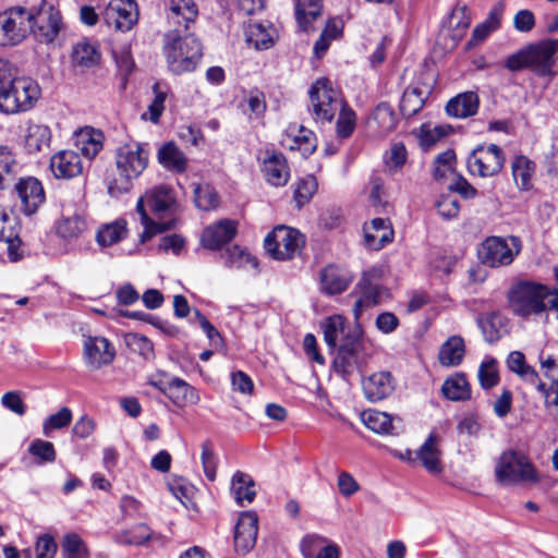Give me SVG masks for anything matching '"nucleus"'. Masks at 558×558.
<instances>
[{
  "label": "nucleus",
  "mask_w": 558,
  "mask_h": 558,
  "mask_svg": "<svg viewBox=\"0 0 558 558\" xmlns=\"http://www.w3.org/2000/svg\"><path fill=\"white\" fill-rule=\"evenodd\" d=\"M136 211L144 227L141 234L142 242L166 230L173 229L179 211V203L174 191L165 184L147 190L138 198Z\"/></svg>",
  "instance_id": "obj_1"
},
{
  "label": "nucleus",
  "mask_w": 558,
  "mask_h": 558,
  "mask_svg": "<svg viewBox=\"0 0 558 558\" xmlns=\"http://www.w3.org/2000/svg\"><path fill=\"white\" fill-rule=\"evenodd\" d=\"M510 311L519 317L539 315L543 312L558 313V290L532 281H519L507 293Z\"/></svg>",
  "instance_id": "obj_2"
},
{
  "label": "nucleus",
  "mask_w": 558,
  "mask_h": 558,
  "mask_svg": "<svg viewBox=\"0 0 558 558\" xmlns=\"http://www.w3.org/2000/svg\"><path fill=\"white\" fill-rule=\"evenodd\" d=\"M117 177L109 183V193L128 192L133 180L137 179L147 168L149 151L147 145L129 142L116 150Z\"/></svg>",
  "instance_id": "obj_3"
},
{
  "label": "nucleus",
  "mask_w": 558,
  "mask_h": 558,
  "mask_svg": "<svg viewBox=\"0 0 558 558\" xmlns=\"http://www.w3.org/2000/svg\"><path fill=\"white\" fill-rule=\"evenodd\" d=\"M163 50L168 66L174 74L195 70L203 56L202 45L193 33H167Z\"/></svg>",
  "instance_id": "obj_4"
},
{
  "label": "nucleus",
  "mask_w": 558,
  "mask_h": 558,
  "mask_svg": "<svg viewBox=\"0 0 558 558\" xmlns=\"http://www.w3.org/2000/svg\"><path fill=\"white\" fill-rule=\"evenodd\" d=\"M495 475L499 484L515 486L534 484L538 481V474L530 459L517 450L504 451L495 465Z\"/></svg>",
  "instance_id": "obj_5"
},
{
  "label": "nucleus",
  "mask_w": 558,
  "mask_h": 558,
  "mask_svg": "<svg viewBox=\"0 0 558 558\" xmlns=\"http://www.w3.org/2000/svg\"><path fill=\"white\" fill-rule=\"evenodd\" d=\"M38 83L28 77L19 75V71L0 97V111L7 114H14L31 110L40 98Z\"/></svg>",
  "instance_id": "obj_6"
},
{
  "label": "nucleus",
  "mask_w": 558,
  "mask_h": 558,
  "mask_svg": "<svg viewBox=\"0 0 558 558\" xmlns=\"http://www.w3.org/2000/svg\"><path fill=\"white\" fill-rule=\"evenodd\" d=\"M310 111L316 122H331L347 104L341 92L326 78H318L308 90Z\"/></svg>",
  "instance_id": "obj_7"
},
{
  "label": "nucleus",
  "mask_w": 558,
  "mask_h": 558,
  "mask_svg": "<svg viewBox=\"0 0 558 558\" xmlns=\"http://www.w3.org/2000/svg\"><path fill=\"white\" fill-rule=\"evenodd\" d=\"M522 251L519 236H488L478 248L482 264L492 268L509 266Z\"/></svg>",
  "instance_id": "obj_8"
},
{
  "label": "nucleus",
  "mask_w": 558,
  "mask_h": 558,
  "mask_svg": "<svg viewBox=\"0 0 558 558\" xmlns=\"http://www.w3.org/2000/svg\"><path fill=\"white\" fill-rule=\"evenodd\" d=\"M369 357L363 335L338 347L332 367L337 374L348 380L351 375L361 372Z\"/></svg>",
  "instance_id": "obj_9"
},
{
  "label": "nucleus",
  "mask_w": 558,
  "mask_h": 558,
  "mask_svg": "<svg viewBox=\"0 0 558 558\" xmlns=\"http://www.w3.org/2000/svg\"><path fill=\"white\" fill-rule=\"evenodd\" d=\"M32 11L12 8L0 14V45L14 46L22 43L31 32Z\"/></svg>",
  "instance_id": "obj_10"
},
{
  "label": "nucleus",
  "mask_w": 558,
  "mask_h": 558,
  "mask_svg": "<svg viewBox=\"0 0 558 558\" xmlns=\"http://www.w3.org/2000/svg\"><path fill=\"white\" fill-rule=\"evenodd\" d=\"M504 163V151L496 144L477 146L472 150L466 160L469 172L482 178L498 174Z\"/></svg>",
  "instance_id": "obj_11"
},
{
  "label": "nucleus",
  "mask_w": 558,
  "mask_h": 558,
  "mask_svg": "<svg viewBox=\"0 0 558 558\" xmlns=\"http://www.w3.org/2000/svg\"><path fill=\"white\" fill-rule=\"evenodd\" d=\"M302 244V234L295 229L284 226L275 228L264 241L267 253L280 260L293 258L300 251Z\"/></svg>",
  "instance_id": "obj_12"
},
{
  "label": "nucleus",
  "mask_w": 558,
  "mask_h": 558,
  "mask_svg": "<svg viewBox=\"0 0 558 558\" xmlns=\"http://www.w3.org/2000/svg\"><path fill=\"white\" fill-rule=\"evenodd\" d=\"M62 27L59 10L45 0L35 12H32L31 32L40 43L50 44L58 36Z\"/></svg>",
  "instance_id": "obj_13"
},
{
  "label": "nucleus",
  "mask_w": 558,
  "mask_h": 558,
  "mask_svg": "<svg viewBox=\"0 0 558 558\" xmlns=\"http://www.w3.org/2000/svg\"><path fill=\"white\" fill-rule=\"evenodd\" d=\"M116 354L113 343L102 336H87L83 340V362L90 371L109 366Z\"/></svg>",
  "instance_id": "obj_14"
},
{
  "label": "nucleus",
  "mask_w": 558,
  "mask_h": 558,
  "mask_svg": "<svg viewBox=\"0 0 558 558\" xmlns=\"http://www.w3.org/2000/svg\"><path fill=\"white\" fill-rule=\"evenodd\" d=\"M322 330L324 341L331 350L363 335V330L357 323L351 325L345 317L339 314L327 317L322 323Z\"/></svg>",
  "instance_id": "obj_15"
},
{
  "label": "nucleus",
  "mask_w": 558,
  "mask_h": 558,
  "mask_svg": "<svg viewBox=\"0 0 558 558\" xmlns=\"http://www.w3.org/2000/svg\"><path fill=\"white\" fill-rule=\"evenodd\" d=\"M104 20L108 26L120 32H129L138 21L135 0H111L105 11Z\"/></svg>",
  "instance_id": "obj_16"
},
{
  "label": "nucleus",
  "mask_w": 558,
  "mask_h": 558,
  "mask_svg": "<svg viewBox=\"0 0 558 558\" xmlns=\"http://www.w3.org/2000/svg\"><path fill=\"white\" fill-rule=\"evenodd\" d=\"M198 16L193 0H170L167 9L168 33H191L190 28Z\"/></svg>",
  "instance_id": "obj_17"
},
{
  "label": "nucleus",
  "mask_w": 558,
  "mask_h": 558,
  "mask_svg": "<svg viewBox=\"0 0 558 558\" xmlns=\"http://www.w3.org/2000/svg\"><path fill=\"white\" fill-rule=\"evenodd\" d=\"M525 48L530 70L539 75H546L551 72L555 62L554 57L558 51V39L547 38Z\"/></svg>",
  "instance_id": "obj_18"
},
{
  "label": "nucleus",
  "mask_w": 558,
  "mask_h": 558,
  "mask_svg": "<svg viewBox=\"0 0 558 558\" xmlns=\"http://www.w3.org/2000/svg\"><path fill=\"white\" fill-rule=\"evenodd\" d=\"M14 191L22 204V211L34 215L46 199L41 182L34 177L21 178L14 185Z\"/></svg>",
  "instance_id": "obj_19"
},
{
  "label": "nucleus",
  "mask_w": 558,
  "mask_h": 558,
  "mask_svg": "<svg viewBox=\"0 0 558 558\" xmlns=\"http://www.w3.org/2000/svg\"><path fill=\"white\" fill-rule=\"evenodd\" d=\"M377 278V271L375 269L365 271L357 283V288L361 290V296L355 301L353 306L354 318L357 322L365 308L372 307L380 303L381 298L386 293V290L374 282Z\"/></svg>",
  "instance_id": "obj_20"
},
{
  "label": "nucleus",
  "mask_w": 558,
  "mask_h": 558,
  "mask_svg": "<svg viewBox=\"0 0 558 558\" xmlns=\"http://www.w3.org/2000/svg\"><path fill=\"white\" fill-rule=\"evenodd\" d=\"M258 534V517L253 511L240 514L234 527V546L239 553H248L256 543Z\"/></svg>",
  "instance_id": "obj_21"
},
{
  "label": "nucleus",
  "mask_w": 558,
  "mask_h": 558,
  "mask_svg": "<svg viewBox=\"0 0 558 558\" xmlns=\"http://www.w3.org/2000/svg\"><path fill=\"white\" fill-rule=\"evenodd\" d=\"M281 145L290 150H299L305 157L312 155L317 147L314 132L296 123L289 124L284 130Z\"/></svg>",
  "instance_id": "obj_22"
},
{
  "label": "nucleus",
  "mask_w": 558,
  "mask_h": 558,
  "mask_svg": "<svg viewBox=\"0 0 558 558\" xmlns=\"http://www.w3.org/2000/svg\"><path fill=\"white\" fill-rule=\"evenodd\" d=\"M50 170L57 179H72L83 171L81 156L74 150H60L50 159Z\"/></svg>",
  "instance_id": "obj_23"
},
{
  "label": "nucleus",
  "mask_w": 558,
  "mask_h": 558,
  "mask_svg": "<svg viewBox=\"0 0 558 558\" xmlns=\"http://www.w3.org/2000/svg\"><path fill=\"white\" fill-rule=\"evenodd\" d=\"M352 281V274L336 265H328L320 272V290L327 295L342 293Z\"/></svg>",
  "instance_id": "obj_24"
},
{
  "label": "nucleus",
  "mask_w": 558,
  "mask_h": 558,
  "mask_svg": "<svg viewBox=\"0 0 558 558\" xmlns=\"http://www.w3.org/2000/svg\"><path fill=\"white\" fill-rule=\"evenodd\" d=\"M365 245L374 251H379L393 240V229L388 219L374 218L364 225Z\"/></svg>",
  "instance_id": "obj_25"
},
{
  "label": "nucleus",
  "mask_w": 558,
  "mask_h": 558,
  "mask_svg": "<svg viewBox=\"0 0 558 558\" xmlns=\"http://www.w3.org/2000/svg\"><path fill=\"white\" fill-rule=\"evenodd\" d=\"M362 387L366 399L376 402L392 393L395 381L389 372H377L364 378Z\"/></svg>",
  "instance_id": "obj_26"
},
{
  "label": "nucleus",
  "mask_w": 558,
  "mask_h": 558,
  "mask_svg": "<svg viewBox=\"0 0 558 558\" xmlns=\"http://www.w3.org/2000/svg\"><path fill=\"white\" fill-rule=\"evenodd\" d=\"M236 227L231 220H221L207 227L202 234V244L208 250H219L235 235Z\"/></svg>",
  "instance_id": "obj_27"
},
{
  "label": "nucleus",
  "mask_w": 558,
  "mask_h": 558,
  "mask_svg": "<svg viewBox=\"0 0 558 558\" xmlns=\"http://www.w3.org/2000/svg\"><path fill=\"white\" fill-rule=\"evenodd\" d=\"M245 37L256 50H267L275 45L278 32L268 21L254 22L247 25Z\"/></svg>",
  "instance_id": "obj_28"
},
{
  "label": "nucleus",
  "mask_w": 558,
  "mask_h": 558,
  "mask_svg": "<svg viewBox=\"0 0 558 558\" xmlns=\"http://www.w3.org/2000/svg\"><path fill=\"white\" fill-rule=\"evenodd\" d=\"M439 437L430 433L418 450L415 451V458L421 464L433 474L442 471L441 450L438 447Z\"/></svg>",
  "instance_id": "obj_29"
},
{
  "label": "nucleus",
  "mask_w": 558,
  "mask_h": 558,
  "mask_svg": "<svg viewBox=\"0 0 558 558\" xmlns=\"http://www.w3.org/2000/svg\"><path fill=\"white\" fill-rule=\"evenodd\" d=\"M304 558H339V547L327 538L311 534L301 542Z\"/></svg>",
  "instance_id": "obj_30"
},
{
  "label": "nucleus",
  "mask_w": 558,
  "mask_h": 558,
  "mask_svg": "<svg viewBox=\"0 0 558 558\" xmlns=\"http://www.w3.org/2000/svg\"><path fill=\"white\" fill-rule=\"evenodd\" d=\"M104 133L85 126L75 133V147L88 159L95 158L104 147Z\"/></svg>",
  "instance_id": "obj_31"
},
{
  "label": "nucleus",
  "mask_w": 558,
  "mask_h": 558,
  "mask_svg": "<svg viewBox=\"0 0 558 558\" xmlns=\"http://www.w3.org/2000/svg\"><path fill=\"white\" fill-rule=\"evenodd\" d=\"M163 392L177 404H196L199 402L197 390L183 379L178 377L171 378L167 383V387L158 386Z\"/></svg>",
  "instance_id": "obj_32"
},
{
  "label": "nucleus",
  "mask_w": 558,
  "mask_h": 558,
  "mask_svg": "<svg viewBox=\"0 0 558 558\" xmlns=\"http://www.w3.org/2000/svg\"><path fill=\"white\" fill-rule=\"evenodd\" d=\"M231 494L239 506L253 502L256 497V489L252 476L236 471L231 478Z\"/></svg>",
  "instance_id": "obj_33"
},
{
  "label": "nucleus",
  "mask_w": 558,
  "mask_h": 558,
  "mask_svg": "<svg viewBox=\"0 0 558 558\" xmlns=\"http://www.w3.org/2000/svg\"><path fill=\"white\" fill-rule=\"evenodd\" d=\"M478 96L474 92H465L450 99L446 111L454 118H468L474 116L478 110Z\"/></svg>",
  "instance_id": "obj_34"
},
{
  "label": "nucleus",
  "mask_w": 558,
  "mask_h": 558,
  "mask_svg": "<svg viewBox=\"0 0 558 558\" xmlns=\"http://www.w3.org/2000/svg\"><path fill=\"white\" fill-rule=\"evenodd\" d=\"M266 180L274 186H282L289 180V169L282 154L274 153L264 161Z\"/></svg>",
  "instance_id": "obj_35"
},
{
  "label": "nucleus",
  "mask_w": 558,
  "mask_h": 558,
  "mask_svg": "<svg viewBox=\"0 0 558 558\" xmlns=\"http://www.w3.org/2000/svg\"><path fill=\"white\" fill-rule=\"evenodd\" d=\"M25 148L31 154L41 151L48 148L51 142V131L49 126L40 123L31 122L26 128L24 136Z\"/></svg>",
  "instance_id": "obj_36"
},
{
  "label": "nucleus",
  "mask_w": 558,
  "mask_h": 558,
  "mask_svg": "<svg viewBox=\"0 0 558 558\" xmlns=\"http://www.w3.org/2000/svg\"><path fill=\"white\" fill-rule=\"evenodd\" d=\"M464 354V340L460 336H451L441 344L438 360L442 366L453 367L461 364Z\"/></svg>",
  "instance_id": "obj_37"
},
{
  "label": "nucleus",
  "mask_w": 558,
  "mask_h": 558,
  "mask_svg": "<svg viewBox=\"0 0 558 558\" xmlns=\"http://www.w3.org/2000/svg\"><path fill=\"white\" fill-rule=\"evenodd\" d=\"M57 233L64 240L77 239L87 230L86 217L82 213L63 214L57 223Z\"/></svg>",
  "instance_id": "obj_38"
},
{
  "label": "nucleus",
  "mask_w": 558,
  "mask_h": 558,
  "mask_svg": "<svg viewBox=\"0 0 558 558\" xmlns=\"http://www.w3.org/2000/svg\"><path fill=\"white\" fill-rule=\"evenodd\" d=\"M128 235L126 221L118 219L110 223L102 225L96 233V242L101 247H110Z\"/></svg>",
  "instance_id": "obj_39"
},
{
  "label": "nucleus",
  "mask_w": 558,
  "mask_h": 558,
  "mask_svg": "<svg viewBox=\"0 0 558 558\" xmlns=\"http://www.w3.org/2000/svg\"><path fill=\"white\" fill-rule=\"evenodd\" d=\"M322 9V0H296L295 19L299 27L308 32L312 23L320 15Z\"/></svg>",
  "instance_id": "obj_40"
},
{
  "label": "nucleus",
  "mask_w": 558,
  "mask_h": 558,
  "mask_svg": "<svg viewBox=\"0 0 558 558\" xmlns=\"http://www.w3.org/2000/svg\"><path fill=\"white\" fill-rule=\"evenodd\" d=\"M158 161L166 169L178 173L183 172L187 165L185 155L173 143H167L159 148Z\"/></svg>",
  "instance_id": "obj_41"
},
{
  "label": "nucleus",
  "mask_w": 558,
  "mask_h": 558,
  "mask_svg": "<svg viewBox=\"0 0 558 558\" xmlns=\"http://www.w3.org/2000/svg\"><path fill=\"white\" fill-rule=\"evenodd\" d=\"M445 398L451 401H461L470 398V385L462 374H457L445 380L441 387Z\"/></svg>",
  "instance_id": "obj_42"
},
{
  "label": "nucleus",
  "mask_w": 558,
  "mask_h": 558,
  "mask_svg": "<svg viewBox=\"0 0 558 558\" xmlns=\"http://www.w3.org/2000/svg\"><path fill=\"white\" fill-rule=\"evenodd\" d=\"M534 171V162L524 156L517 157L512 162V175L514 182L522 191H527L532 187Z\"/></svg>",
  "instance_id": "obj_43"
},
{
  "label": "nucleus",
  "mask_w": 558,
  "mask_h": 558,
  "mask_svg": "<svg viewBox=\"0 0 558 558\" xmlns=\"http://www.w3.org/2000/svg\"><path fill=\"white\" fill-rule=\"evenodd\" d=\"M426 98L427 93H424L418 87H408L403 92L400 101V111L402 116L405 118L415 116L423 108Z\"/></svg>",
  "instance_id": "obj_44"
},
{
  "label": "nucleus",
  "mask_w": 558,
  "mask_h": 558,
  "mask_svg": "<svg viewBox=\"0 0 558 558\" xmlns=\"http://www.w3.org/2000/svg\"><path fill=\"white\" fill-rule=\"evenodd\" d=\"M361 418L368 429L377 434H389L393 430L392 418L386 412L365 410L362 412Z\"/></svg>",
  "instance_id": "obj_45"
},
{
  "label": "nucleus",
  "mask_w": 558,
  "mask_h": 558,
  "mask_svg": "<svg viewBox=\"0 0 558 558\" xmlns=\"http://www.w3.org/2000/svg\"><path fill=\"white\" fill-rule=\"evenodd\" d=\"M19 163L12 150L4 145H0V189H4L14 175L17 173Z\"/></svg>",
  "instance_id": "obj_46"
},
{
  "label": "nucleus",
  "mask_w": 558,
  "mask_h": 558,
  "mask_svg": "<svg viewBox=\"0 0 558 558\" xmlns=\"http://www.w3.org/2000/svg\"><path fill=\"white\" fill-rule=\"evenodd\" d=\"M266 99L262 92H251L242 102V112L248 120H259L266 112Z\"/></svg>",
  "instance_id": "obj_47"
},
{
  "label": "nucleus",
  "mask_w": 558,
  "mask_h": 558,
  "mask_svg": "<svg viewBox=\"0 0 558 558\" xmlns=\"http://www.w3.org/2000/svg\"><path fill=\"white\" fill-rule=\"evenodd\" d=\"M159 537L147 525L138 524L117 535V541L123 545H142L145 542Z\"/></svg>",
  "instance_id": "obj_48"
},
{
  "label": "nucleus",
  "mask_w": 558,
  "mask_h": 558,
  "mask_svg": "<svg viewBox=\"0 0 558 558\" xmlns=\"http://www.w3.org/2000/svg\"><path fill=\"white\" fill-rule=\"evenodd\" d=\"M507 365L511 372L517 373L526 381L536 385L541 383L536 371L525 363L523 353L519 351L511 352L507 359Z\"/></svg>",
  "instance_id": "obj_49"
},
{
  "label": "nucleus",
  "mask_w": 558,
  "mask_h": 558,
  "mask_svg": "<svg viewBox=\"0 0 558 558\" xmlns=\"http://www.w3.org/2000/svg\"><path fill=\"white\" fill-rule=\"evenodd\" d=\"M99 54L87 41H78L72 49V61L80 66H93L98 62Z\"/></svg>",
  "instance_id": "obj_50"
},
{
  "label": "nucleus",
  "mask_w": 558,
  "mask_h": 558,
  "mask_svg": "<svg viewBox=\"0 0 558 558\" xmlns=\"http://www.w3.org/2000/svg\"><path fill=\"white\" fill-rule=\"evenodd\" d=\"M317 187L318 183L314 175H306L305 178L301 179L298 182L293 193V198L296 203V206L301 208L307 204L316 193Z\"/></svg>",
  "instance_id": "obj_51"
},
{
  "label": "nucleus",
  "mask_w": 558,
  "mask_h": 558,
  "mask_svg": "<svg viewBox=\"0 0 558 558\" xmlns=\"http://www.w3.org/2000/svg\"><path fill=\"white\" fill-rule=\"evenodd\" d=\"M63 558H89L83 539L77 534H66L62 541Z\"/></svg>",
  "instance_id": "obj_52"
},
{
  "label": "nucleus",
  "mask_w": 558,
  "mask_h": 558,
  "mask_svg": "<svg viewBox=\"0 0 558 558\" xmlns=\"http://www.w3.org/2000/svg\"><path fill=\"white\" fill-rule=\"evenodd\" d=\"M218 194L209 184H198L194 187V202L197 208L210 210L218 205Z\"/></svg>",
  "instance_id": "obj_53"
},
{
  "label": "nucleus",
  "mask_w": 558,
  "mask_h": 558,
  "mask_svg": "<svg viewBox=\"0 0 558 558\" xmlns=\"http://www.w3.org/2000/svg\"><path fill=\"white\" fill-rule=\"evenodd\" d=\"M502 326V317L497 312H493L486 318L480 320V327L487 342L494 343L501 337L500 328Z\"/></svg>",
  "instance_id": "obj_54"
},
{
  "label": "nucleus",
  "mask_w": 558,
  "mask_h": 558,
  "mask_svg": "<svg viewBox=\"0 0 558 558\" xmlns=\"http://www.w3.org/2000/svg\"><path fill=\"white\" fill-rule=\"evenodd\" d=\"M72 421V411L63 407L57 413L49 415L43 423V434L50 436L56 429L66 427Z\"/></svg>",
  "instance_id": "obj_55"
},
{
  "label": "nucleus",
  "mask_w": 558,
  "mask_h": 558,
  "mask_svg": "<svg viewBox=\"0 0 558 558\" xmlns=\"http://www.w3.org/2000/svg\"><path fill=\"white\" fill-rule=\"evenodd\" d=\"M337 113H339L336 128L337 136L341 140L348 138L355 129V112L345 104Z\"/></svg>",
  "instance_id": "obj_56"
},
{
  "label": "nucleus",
  "mask_w": 558,
  "mask_h": 558,
  "mask_svg": "<svg viewBox=\"0 0 558 558\" xmlns=\"http://www.w3.org/2000/svg\"><path fill=\"white\" fill-rule=\"evenodd\" d=\"M477 377L482 388L490 389L499 383L497 362L494 359L482 362Z\"/></svg>",
  "instance_id": "obj_57"
},
{
  "label": "nucleus",
  "mask_w": 558,
  "mask_h": 558,
  "mask_svg": "<svg viewBox=\"0 0 558 558\" xmlns=\"http://www.w3.org/2000/svg\"><path fill=\"white\" fill-rule=\"evenodd\" d=\"M456 154L452 149L439 154L434 161V178L440 180L454 170Z\"/></svg>",
  "instance_id": "obj_58"
},
{
  "label": "nucleus",
  "mask_w": 558,
  "mask_h": 558,
  "mask_svg": "<svg viewBox=\"0 0 558 558\" xmlns=\"http://www.w3.org/2000/svg\"><path fill=\"white\" fill-rule=\"evenodd\" d=\"M125 342L132 351L137 352L144 359L149 360L154 356V347L147 337L140 333H129L125 337Z\"/></svg>",
  "instance_id": "obj_59"
},
{
  "label": "nucleus",
  "mask_w": 558,
  "mask_h": 558,
  "mask_svg": "<svg viewBox=\"0 0 558 558\" xmlns=\"http://www.w3.org/2000/svg\"><path fill=\"white\" fill-rule=\"evenodd\" d=\"M201 461L205 476L210 482H214L217 475L218 459L214 452L213 445L210 441H205L202 444Z\"/></svg>",
  "instance_id": "obj_60"
},
{
  "label": "nucleus",
  "mask_w": 558,
  "mask_h": 558,
  "mask_svg": "<svg viewBox=\"0 0 558 558\" xmlns=\"http://www.w3.org/2000/svg\"><path fill=\"white\" fill-rule=\"evenodd\" d=\"M537 390L545 399L546 409L558 422V380H554L549 387H546L544 383H538Z\"/></svg>",
  "instance_id": "obj_61"
},
{
  "label": "nucleus",
  "mask_w": 558,
  "mask_h": 558,
  "mask_svg": "<svg viewBox=\"0 0 558 558\" xmlns=\"http://www.w3.org/2000/svg\"><path fill=\"white\" fill-rule=\"evenodd\" d=\"M373 117L384 132H390L397 125L396 114L392 108L387 104L378 105Z\"/></svg>",
  "instance_id": "obj_62"
},
{
  "label": "nucleus",
  "mask_w": 558,
  "mask_h": 558,
  "mask_svg": "<svg viewBox=\"0 0 558 558\" xmlns=\"http://www.w3.org/2000/svg\"><path fill=\"white\" fill-rule=\"evenodd\" d=\"M471 24L470 12L466 7H456L449 15V26L462 36Z\"/></svg>",
  "instance_id": "obj_63"
},
{
  "label": "nucleus",
  "mask_w": 558,
  "mask_h": 558,
  "mask_svg": "<svg viewBox=\"0 0 558 558\" xmlns=\"http://www.w3.org/2000/svg\"><path fill=\"white\" fill-rule=\"evenodd\" d=\"M442 128H430L428 124H423L416 132L420 146L424 150H428L437 141L445 136Z\"/></svg>",
  "instance_id": "obj_64"
}]
</instances>
